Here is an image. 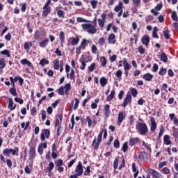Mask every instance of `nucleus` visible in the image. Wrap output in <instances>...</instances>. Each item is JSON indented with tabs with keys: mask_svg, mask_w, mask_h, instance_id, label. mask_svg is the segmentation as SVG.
I'll list each match as a JSON object with an SVG mask.
<instances>
[{
	"mask_svg": "<svg viewBox=\"0 0 178 178\" xmlns=\"http://www.w3.org/2000/svg\"><path fill=\"white\" fill-rule=\"evenodd\" d=\"M136 130L140 136H145L148 133V126L145 122H138L136 124Z\"/></svg>",
	"mask_w": 178,
	"mask_h": 178,
	"instance_id": "nucleus-1",
	"label": "nucleus"
},
{
	"mask_svg": "<svg viewBox=\"0 0 178 178\" xmlns=\"http://www.w3.org/2000/svg\"><path fill=\"white\" fill-rule=\"evenodd\" d=\"M3 154L4 156H10V154H12L13 156H17L19 155V147H15L14 149L5 148L3 150Z\"/></svg>",
	"mask_w": 178,
	"mask_h": 178,
	"instance_id": "nucleus-2",
	"label": "nucleus"
},
{
	"mask_svg": "<svg viewBox=\"0 0 178 178\" xmlns=\"http://www.w3.org/2000/svg\"><path fill=\"white\" fill-rule=\"evenodd\" d=\"M81 27L83 30L89 33V34H95L97 33V28L91 24H82Z\"/></svg>",
	"mask_w": 178,
	"mask_h": 178,
	"instance_id": "nucleus-3",
	"label": "nucleus"
},
{
	"mask_svg": "<svg viewBox=\"0 0 178 178\" xmlns=\"http://www.w3.org/2000/svg\"><path fill=\"white\" fill-rule=\"evenodd\" d=\"M51 136V131L49 129H42V133L40 134V139L42 142L45 141V138L48 139L49 138V136Z\"/></svg>",
	"mask_w": 178,
	"mask_h": 178,
	"instance_id": "nucleus-4",
	"label": "nucleus"
},
{
	"mask_svg": "<svg viewBox=\"0 0 178 178\" xmlns=\"http://www.w3.org/2000/svg\"><path fill=\"white\" fill-rule=\"evenodd\" d=\"M75 174L76 176H81L84 173V170L83 169V163L81 161H79L77 165L74 170Z\"/></svg>",
	"mask_w": 178,
	"mask_h": 178,
	"instance_id": "nucleus-5",
	"label": "nucleus"
},
{
	"mask_svg": "<svg viewBox=\"0 0 178 178\" xmlns=\"http://www.w3.org/2000/svg\"><path fill=\"white\" fill-rule=\"evenodd\" d=\"M123 66H124V74L126 77H127V76H129V70L131 69V65H130L129 62H127V59L124 58Z\"/></svg>",
	"mask_w": 178,
	"mask_h": 178,
	"instance_id": "nucleus-6",
	"label": "nucleus"
},
{
	"mask_svg": "<svg viewBox=\"0 0 178 178\" xmlns=\"http://www.w3.org/2000/svg\"><path fill=\"white\" fill-rule=\"evenodd\" d=\"M147 170L149 172V175H152L153 178H163L162 174L152 168H149Z\"/></svg>",
	"mask_w": 178,
	"mask_h": 178,
	"instance_id": "nucleus-7",
	"label": "nucleus"
},
{
	"mask_svg": "<svg viewBox=\"0 0 178 178\" xmlns=\"http://www.w3.org/2000/svg\"><path fill=\"white\" fill-rule=\"evenodd\" d=\"M131 95L127 93L122 103V108H126L129 104H131Z\"/></svg>",
	"mask_w": 178,
	"mask_h": 178,
	"instance_id": "nucleus-8",
	"label": "nucleus"
},
{
	"mask_svg": "<svg viewBox=\"0 0 178 178\" xmlns=\"http://www.w3.org/2000/svg\"><path fill=\"white\" fill-rule=\"evenodd\" d=\"M42 17H47V16H48V15H49V13H51V6H44L42 7Z\"/></svg>",
	"mask_w": 178,
	"mask_h": 178,
	"instance_id": "nucleus-9",
	"label": "nucleus"
},
{
	"mask_svg": "<svg viewBox=\"0 0 178 178\" xmlns=\"http://www.w3.org/2000/svg\"><path fill=\"white\" fill-rule=\"evenodd\" d=\"M35 158V146H32L29 149V161H34Z\"/></svg>",
	"mask_w": 178,
	"mask_h": 178,
	"instance_id": "nucleus-10",
	"label": "nucleus"
},
{
	"mask_svg": "<svg viewBox=\"0 0 178 178\" xmlns=\"http://www.w3.org/2000/svg\"><path fill=\"white\" fill-rule=\"evenodd\" d=\"M104 115L106 119H108L111 116V106L106 104L104 108Z\"/></svg>",
	"mask_w": 178,
	"mask_h": 178,
	"instance_id": "nucleus-11",
	"label": "nucleus"
},
{
	"mask_svg": "<svg viewBox=\"0 0 178 178\" xmlns=\"http://www.w3.org/2000/svg\"><path fill=\"white\" fill-rule=\"evenodd\" d=\"M149 41H150L149 35H143L141 39L142 44L143 45H145V47H148V45H149Z\"/></svg>",
	"mask_w": 178,
	"mask_h": 178,
	"instance_id": "nucleus-12",
	"label": "nucleus"
},
{
	"mask_svg": "<svg viewBox=\"0 0 178 178\" xmlns=\"http://www.w3.org/2000/svg\"><path fill=\"white\" fill-rule=\"evenodd\" d=\"M151 127L150 131L154 132L156 130V122H155V118L154 117H151L150 118Z\"/></svg>",
	"mask_w": 178,
	"mask_h": 178,
	"instance_id": "nucleus-13",
	"label": "nucleus"
},
{
	"mask_svg": "<svg viewBox=\"0 0 178 178\" xmlns=\"http://www.w3.org/2000/svg\"><path fill=\"white\" fill-rule=\"evenodd\" d=\"M20 63L21 65H26L27 66H29V67H31V69H34V65H33V63H31V62H30V60H27L26 58H24L21 60Z\"/></svg>",
	"mask_w": 178,
	"mask_h": 178,
	"instance_id": "nucleus-14",
	"label": "nucleus"
},
{
	"mask_svg": "<svg viewBox=\"0 0 178 178\" xmlns=\"http://www.w3.org/2000/svg\"><path fill=\"white\" fill-rule=\"evenodd\" d=\"M140 143V139L138 138H133L131 137L129 138V146L130 147H134L136 144H138Z\"/></svg>",
	"mask_w": 178,
	"mask_h": 178,
	"instance_id": "nucleus-15",
	"label": "nucleus"
},
{
	"mask_svg": "<svg viewBox=\"0 0 178 178\" xmlns=\"http://www.w3.org/2000/svg\"><path fill=\"white\" fill-rule=\"evenodd\" d=\"M91 56H87L86 54H83L80 58L79 60H81L82 62H85L86 63H88V62H91Z\"/></svg>",
	"mask_w": 178,
	"mask_h": 178,
	"instance_id": "nucleus-16",
	"label": "nucleus"
},
{
	"mask_svg": "<svg viewBox=\"0 0 178 178\" xmlns=\"http://www.w3.org/2000/svg\"><path fill=\"white\" fill-rule=\"evenodd\" d=\"M48 44H49V39L45 38L39 43V47L40 48H45Z\"/></svg>",
	"mask_w": 178,
	"mask_h": 178,
	"instance_id": "nucleus-17",
	"label": "nucleus"
},
{
	"mask_svg": "<svg viewBox=\"0 0 178 178\" xmlns=\"http://www.w3.org/2000/svg\"><path fill=\"white\" fill-rule=\"evenodd\" d=\"M13 99L12 98H10L8 99V109H10V111H15V109H16V104H15L13 106Z\"/></svg>",
	"mask_w": 178,
	"mask_h": 178,
	"instance_id": "nucleus-18",
	"label": "nucleus"
},
{
	"mask_svg": "<svg viewBox=\"0 0 178 178\" xmlns=\"http://www.w3.org/2000/svg\"><path fill=\"white\" fill-rule=\"evenodd\" d=\"M143 79L144 80H146V81H151V80H152V79H154V75L151 74L150 73H147V74H143Z\"/></svg>",
	"mask_w": 178,
	"mask_h": 178,
	"instance_id": "nucleus-19",
	"label": "nucleus"
},
{
	"mask_svg": "<svg viewBox=\"0 0 178 178\" xmlns=\"http://www.w3.org/2000/svg\"><path fill=\"white\" fill-rule=\"evenodd\" d=\"M175 116L176 115L175 113L169 114V118L170 120H173L174 124H175L176 126H178V118L177 117H175Z\"/></svg>",
	"mask_w": 178,
	"mask_h": 178,
	"instance_id": "nucleus-20",
	"label": "nucleus"
},
{
	"mask_svg": "<svg viewBox=\"0 0 178 178\" xmlns=\"http://www.w3.org/2000/svg\"><path fill=\"white\" fill-rule=\"evenodd\" d=\"M163 143L165 145H170L172 144V141L170 140V136L165 135L163 137Z\"/></svg>",
	"mask_w": 178,
	"mask_h": 178,
	"instance_id": "nucleus-21",
	"label": "nucleus"
},
{
	"mask_svg": "<svg viewBox=\"0 0 178 178\" xmlns=\"http://www.w3.org/2000/svg\"><path fill=\"white\" fill-rule=\"evenodd\" d=\"M62 119H63V115L59 114L58 115V118H57L56 120V122L54 124L55 129H56V127H59V124H60V123L62 122ZM59 120H60V122H59Z\"/></svg>",
	"mask_w": 178,
	"mask_h": 178,
	"instance_id": "nucleus-22",
	"label": "nucleus"
},
{
	"mask_svg": "<svg viewBox=\"0 0 178 178\" xmlns=\"http://www.w3.org/2000/svg\"><path fill=\"white\" fill-rule=\"evenodd\" d=\"M126 118V115L123 114L122 112H120L118 113V123H120V124H122V122H123V120Z\"/></svg>",
	"mask_w": 178,
	"mask_h": 178,
	"instance_id": "nucleus-23",
	"label": "nucleus"
},
{
	"mask_svg": "<svg viewBox=\"0 0 178 178\" xmlns=\"http://www.w3.org/2000/svg\"><path fill=\"white\" fill-rule=\"evenodd\" d=\"M123 10V2L119 1L118 4L114 8V12H119Z\"/></svg>",
	"mask_w": 178,
	"mask_h": 178,
	"instance_id": "nucleus-24",
	"label": "nucleus"
},
{
	"mask_svg": "<svg viewBox=\"0 0 178 178\" xmlns=\"http://www.w3.org/2000/svg\"><path fill=\"white\" fill-rule=\"evenodd\" d=\"M115 94H116V92L115 91V89L111 90L110 95L106 98L107 102H109V101H112V99H113V97H115Z\"/></svg>",
	"mask_w": 178,
	"mask_h": 178,
	"instance_id": "nucleus-25",
	"label": "nucleus"
},
{
	"mask_svg": "<svg viewBox=\"0 0 178 178\" xmlns=\"http://www.w3.org/2000/svg\"><path fill=\"white\" fill-rule=\"evenodd\" d=\"M100 63H101V66L102 67H106V63H108V60H106V58H105V56L101 57Z\"/></svg>",
	"mask_w": 178,
	"mask_h": 178,
	"instance_id": "nucleus-26",
	"label": "nucleus"
},
{
	"mask_svg": "<svg viewBox=\"0 0 178 178\" xmlns=\"http://www.w3.org/2000/svg\"><path fill=\"white\" fill-rule=\"evenodd\" d=\"M59 39L60 41V44L63 46L65 44V32L60 31L59 33Z\"/></svg>",
	"mask_w": 178,
	"mask_h": 178,
	"instance_id": "nucleus-27",
	"label": "nucleus"
},
{
	"mask_svg": "<svg viewBox=\"0 0 178 178\" xmlns=\"http://www.w3.org/2000/svg\"><path fill=\"white\" fill-rule=\"evenodd\" d=\"M160 59L161 62H163L164 63H166V62H168V56H166V54L165 52L161 54Z\"/></svg>",
	"mask_w": 178,
	"mask_h": 178,
	"instance_id": "nucleus-28",
	"label": "nucleus"
},
{
	"mask_svg": "<svg viewBox=\"0 0 178 178\" xmlns=\"http://www.w3.org/2000/svg\"><path fill=\"white\" fill-rule=\"evenodd\" d=\"M106 84H108V79L104 76H102V78H100V86L102 87H105Z\"/></svg>",
	"mask_w": 178,
	"mask_h": 178,
	"instance_id": "nucleus-29",
	"label": "nucleus"
},
{
	"mask_svg": "<svg viewBox=\"0 0 178 178\" xmlns=\"http://www.w3.org/2000/svg\"><path fill=\"white\" fill-rule=\"evenodd\" d=\"M145 156H147V152H142L138 155V158L141 162H144L145 161Z\"/></svg>",
	"mask_w": 178,
	"mask_h": 178,
	"instance_id": "nucleus-30",
	"label": "nucleus"
},
{
	"mask_svg": "<svg viewBox=\"0 0 178 178\" xmlns=\"http://www.w3.org/2000/svg\"><path fill=\"white\" fill-rule=\"evenodd\" d=\"M152 37L153 38H156V39L159 38V35H158V27L156 26H154L153 28Z\"/></svg>",
	"mask_w": 178,
	"mask_h": 178,
	"instance_id": "nucleus-31",
	"label": "nucleus"
},
{
	"mask_svg": "<svg viewBox=\"0 0 178 178\" xmlns=\"http://www.w3.org/2000/svg\"><path fill=\"white\" fill-rule=\"evenodd\" d=\"M80 42V38L79 36H76V38H73L72 41H71V45L74 46L77 45Z\"/></svg>",
	"mask_w": 178,
	"mask_h": 178,
	"instance_id": "nucleus-32",
	"label": "nucleus"
},
{
	"mask_svg": "<svg viewBox=\"0 0 178 178\" xmlns=\"http://www.w3.org/2000/svg\"><path fill=\"white\" fill-rule=\"evenodd\" d=\"M99 144L101 143L97 142V138H95L92 143V147H93L95 150L98 149V148H99Z\"/></svg>",
	"mask_w": 178,
	"mask_h": 178,
	"instance_id": "nucleus-33",
	"label": "nucleus"
},
{
	"mask_svg": "<svg viewBox=\"0 0 178 178\" xmlns=\"http://www.w3.org/2000/svg\"><path fill=\"white\" fill-rule=\"evenodd\" d=\"M39 65H40V66L44 67V66H45V65H49V60H47V58H42L39 62Z\"/></svg>",
	"mask_w": 178,
	"mask_h": 178,
	"instance_id": "nucleus-34",
	"label": "nucleus"
},
{
	"mask_svg": "<svg viewBox=\"0 0 178 178\" xmlns=\"http://www.w3.org/2000/svg\"><path fill=\"white\" fill-rule=\"evenodd\" d=\"M54 168H55V164L54 163V162L51 161L50 163H49V165L47 168L48 173H51V172L54 170Z\"/></svg>",
	"mask_w": 178,
	"mask_h": 178,
	"instance_id": "nucleus-35",
	"label": "nucleus"
},
{
	"mask_svg": "<svg viewBox=\"0 0 178 178\" xmlns=\"http://www.w3.org/2000/svg\"><path fill=\"white\" fill-rule=\"evenodd\" d=\"M115 38H116V35H115L114 33H111L108 35V42H112V44H115V42H116V41H113V40H115Z\"/></svg>",
	"mask_w": 178,
	"mask_h": 178,
	"instance_id": "nucleus-36",
	"label": "nucleus"
},
{
	"mask_svg": "<svg viewBox=\"0 0 178 178\" xmlns=\"http://www.w3.org/2000/svg\"><path fill=\"white\" fill-rule=\"evenodd\" d=\"M88 42V41L86 39H83L82 42H81V45L79 47H81V48H82V49H86V47H87V43Z\"/></svg>",
	"mask_w": 178,
	"mask_h": 178,
	"instance_id": "nucleus-37",
	"label": "nucleus"
},
{
	"mask_svg": "<svg viewBox=\"0 0 178 178\" xmlns=\"http://www.w3.org/2000/svg\"><path fill=\"white\" fill-rule=\"evenodd\" d=\"M1 55H5L6 56H7V58H10V51L8 50V49H4L3 51H1Z\"/></svg>",
	"mask_w": 178,
	"mask_h": 178,
	"instance_id": "nucleus-38",
	"label": "nucleus"
},
{
	"mask_svg": "<svg viewBox=\"0 0 178 178\" xmlns=\"http://www.w3.org/2000/svg\"><path fill=\"white\" fill-rule=\"evenodd\" d=\"M9 92L13 95V97H17V92L16 91V88H11L9 89Z\"/></svg>",
	"mask_w": 178,
	"mask_h": 178,
	"instance_id": "nucleus-39",
	"label": "nucleus"
},
{
	"mask_svg": "<svg viewBox=\"0 0 178 178\" xmlns=\"http://www.w3.org/2000/svg\"><path fill=\"white\" fill-rule=\"evenodd\" d=\"M119 166V157H116L113 162V169L116 170Z\"/></svg>",
	"mask_w": 178,
	"mask_h": 178,
	"instance_id": "nucleus-40",
	"label": "nucleus"
},
{
	"mask_svg": "<svg viewBox=\"0 0 178 178\" xmlns=\"http://www.w3.org/2000/svg\"><path fill=\"white\" fill-rule=\"evenodd\" d=\"M54 70H59V60L56 59L53 62Z\"/></svg>",
	"mask_w": 178,
	"mask_h": 178,
	"instance_id": "nucleus-41",
	"label": "nucleus"
},
{
	"mask_svg": "<svg viewBox=\"0 0 178 178\" xmlns=\"http://www.w3.org/2000/svg\"><path fill=\"white\" fill-rule=\"evenodd\" d=\"M166 73H168V69L163 68V67H162L159 72L160 76H165Z\"/></svg>",
	"mask_w": 178,
	"mask_h": 178,
	"instance_id": "nucleus-42",
	"label": "nucleus"
},
{
	"mask_svg": "<svg viewBox=\"0 0 178 178\" xmlns=\"http://www.w3.org/2000/svg\"><path fill=\"white\" fill-rule=\"evenodd\" d=\"M171 17L173 22H178L177 13L176 11L172 12Z\"/></svg>",
	"mask_w": 178,
	"mask_h": 178,
	"instance_id": "nucleus-43",
	"label": "nucleus"
},
{
	"mask_svg": "<svg viewBox=\"0 0 178 178\" xmlns=\"http://www.w3.org/2000/svg\"><path fill=\"white\" fill-rule=\"evenodd\" d=\"M163 35L165 38V40H169L170 38V31L169 30H165L163 31Z\"/></svg>",
	"mask_w": 178,
	"mask_h": 178,
	"instance_id": "nucleus-44",
	"label": "nucleus"
},
{
	"mask_svg": "<svg viewBox=\"0 0 178 178\" xmlns=\"http://www.w3.org/2000/svg\"><path fill=\"white\" fill-rule=\"evenodd\" d=\"M132 2L136 8H140L141 6V0H132Z\"/></svg>",
	"mask_w": 178,
	"mask_h": 178,
	"instance_id": "nucleus-45",
	"label": "nucleus"
},
{
	"mask_svg": "<svg viewBox=\"0 0 178 178\" xmlns=\"http://www.w3.org/2000/svg\"><path fill=\"white\" fill-rule=\"evenodd\" d=\"M127 149H129V142H125L122 147V151L127 152Z\"/></svg>",
	"mask_w": 178,
	"mask_h": 178,
	"instance_id": "nucleus-46",
	"label": "nucleus"
},
{
	"mask_svg": "<svg viewBox=\"0 0 178 178\" xmlns=\"http://www.w3.org/2000/svg\"><path fill=\"white\" fill-rule=\"evenodd\" d=\"M123 74V72H122L121 70H118L116 72H115V76L117 77V79H118V80H122V76Z\"/></svg>",
	"mask_w": 178,
	"mask_h": 178,
	"instance_id": "nucleus-47",
	"label": "nucleus"
},
{
	"mask_svg": "<svg viewBox=\"0 0 178 178\" xmlns=\"http://www.w3.org/2000/svg\"><path fill=\"white\" fill-rule=\"evenodd\" d=\"M54 163H55L56 166H57V167L63 166V160H62V159H59L55 161Z\"/></svg>",
	"mask_w": 178,
	"mask_h": 178,
	"instance_id": "nucleus-48",
	"label": "nucleus"
},
{
	"mask_svg": "<svg viewBox=\"0 0 178 178\" xmlns=\"http://www.w3.org/2000/svg\"><path fill=\"white\" fill-rule=\"evenodd\" d=\"M57 16H58V17H62L63 19H65V11H63V10H58L57 11Z\"/></svg>",
	"mask_w": 178,
	"mask_h": 178,
	"instance_id": "nucleus-49",
	"label": "nucleus"
},
{
	"mask_svg": "<svg viewBox=\"0 0 178 178\" xmlns=\"http://www.w3.org/2000/svg\"><path fill=\"white\" fill-rule=\"evenodd\" d=\"M90 5H91L92 9H97V5H98V1H97V0L90 1Z\"/></svg>",
	"mask_w": 178,
	"mask_h": 178,
	"instance_id": "nucleus-50",
	"label": "nucleus"
},
{
	"mask_svg": "<svg viewBox=\"0 0 178 178\" xmlns=\"http://www.w3.org/2000/svg\"><path fill=\"white\" fill-rule=\"evenodd\" d=\"M65 93L67 95V94H69V92L70 91V89L72 88V86L70 85V83H67L65 86Z\"/></svg>",
	"mask_w": 178,
	"mask_h": 178,
	"instance_id": "nucleus-51",
	"label": "nucleus"
},
{
	"mask_svg": "<svg viewBox=\"0 0 178 178\" xmlns=\"http://www.w3.org/2000/svg\"><path fill=\"white\" fill-rule=\"evenodd\" d=\"M91 172V166L88 165L86 167V170L83 174V176H90V173Z\"/></svg>",
	"mask_w": 178,
	"mask_h": 178,
	"instance_id": "nucleus-52",
	"label": "nucleus"
},
{
	"mask_svg": "<svg viewBox=\"0 0 178 178\" xmlns=\"http://www.w3.org/2000/svg\"><path fill=\"white\" fill-rule=\"evenodd\" d=\"M131 95L134 98H136V97H137V94H138V91H137V89L132 88H131Z\"/></svg>",
	"mask_w": 178,
	"mask_h": 178,
	"instance_id": "nucleus-53",
	"label": "nucleus"
},
{
	"mask_svg": "<svg viewBox=\"0 0 178 178\" xmlns=\"http://www.w3.org/2000/svg\"><path fill=\"white\" fill-rule=\"evenodd\" d=\"M96 64L95 63H92L90 66L88 67V70L90 72H94V70L95 69Z\"/></svg>",
	"mask_w": 178,
	"mask_h": 178,
	"instance_id": "nucleus-54",
	"label": "nucleus"
},
{
	"mask_svg": "<svg viewBox=\"0 0 178 178\" xmlns=\"http://www.w3.org/2000/svg\"><path fill=\"white\" fill-rule=\"evenodd\" d=\"M165 133V128L163 127V126H161L160 128V131L159 133V136L157 138H161V137H162V136H163V134Z\"/></svg>",
	"mask_w": 178,
	"mask_h": 178,
	"instance_id": "nucleus-55",
	"label": "nucleus"
},
{
	"mask_svg": "<svg viewBox=\"0 0 178 178\" xmlns=\"http://www.w3.org/2000/svg\"><path fill=\"white\" fill-rule=\"evenodd\" d=\"M98 24L100 29H104L105 26V21L102 20L101 18L98 19Z\"/></svg>",
	"mask_w": 178,
	"mask_h": 178,
	"instance_id": "nucleus-56",
	"label": "nucleus"
},
{
	"mask_svg": "<svg viewBox=\"0 0 178 178\" xmlns=\"http://www.w3.org/2000/svg\"><path fill=\"white\" fill-rule=\"evenodd\" d=\"M79 62L81 63L80 69L81 70H85L86 67L87 66V63H85L84 61H81V60H79Z\"/></svg>",
	"mask_w": 178,
	"mask_h": 178,
	"instance_id": "nucleus-57",
	"label": "nucleus"
},
{
	"mask_svg": "<svg viewBox=\"0 0 178 178\" xmlns=\"http://www.w3.org/2000/svg\"><path fill=\"white\" fill-rule=\"evenodd\" d=\"M103 134H104V131H100V132L97 136V143H101V141H102V135Z\"/></svg>",
	"mask_w": 178,
	"mask_h": 178,
	"instance_id": "nucleus-58",
	"label": "nucleus"
},
{
	"mask_svg": "<svg viewBox=\"0 0 178 178\" xmlns=\"http://www.w3.org/2000/svg\"><path fill=\"white\" fill-rule=\"evenodd\" d=\"M5 66H6V63H5V59H0V69H5Z\"/></svg>",
	"mask_w": 178,
	"mask_h": 178,
	"instance_id": "nucleus-59",
	"label": "nucleus"
},
{
	"mask_svg": "<svg viewBox=\"0 0 178 178\" xmlns=\"http://www.w3.org/2000/svg\"><path fill=\"white\" fill-rule=\"evenodd\" d=\"M138 50L139 54H140V55H144V54L145 53V49L143 47V45H140L138 48Z\"/></svg>",
	"mask_w": 178,
	"mask_h": 178,
	"instance_id": "nucleus-60",
	"label": "nucleus"
},
{
	"mask_svg": "<svg viewBox=\"0 0 178 178\" xmlns=\"http://www.w3.org/2000/svg\"><path fill=\"white\" fill-rule=\"evenodd\" d=\"M91 51H92V54H94L95 55L97 54V52L98 51V48L95 44L92 45Z\"/></svg>",
	"mask_w": 178,
	"mask_h": 178,
	"instance_id": "nucleus-61",
	"label": "nucleus"
},
{
	"mask_svg": "<svg viewBox=\"0 0 178 178\" xmlns=\"http://www.w3.org/2000/svg\"><path fill=\"white\" fill-rule=\"evenodd\" d=\"M120 142L119 141V139H115L114 140V148H116V149H118V148H120Z\"/></svg>",
	"mask_w": 178,
	"mask_h": 178,
	"instance_id": "nucleus-62",
	"label": "nucleus"
},
{
	"mask_svg": "<svg viewBox=\"0 0 178 178\" xmlns=\"http://www.w3.org/2000/svg\"><path fill=\"white\" fill-rule=\"evenodd\" d=\"M172 134H173V137L174 138H175V140H177L178 138V129H174L172 130Z\"/></svg>",
	"mask_w": 178,
	"mask_h": 178,
	"instance_id": "nucleus-63",
	"label": "nucleus"
},
{
	"mask_svg": "<svg viewBox=\"0 0 178 178\" xmlns=\"http://www.w3.org/2000/svg\"><path fill=\"white\" fill-rule=\"evenodd\" d=\"M70 80H76V77L74 76V70L72 69L70 73Z\"/></svg>",
	"mask_w": 178,
	"mask_h": 178,
	"instance_id": "nucleus-64",
	"label": "nucleus"
}]
</instances>
